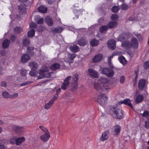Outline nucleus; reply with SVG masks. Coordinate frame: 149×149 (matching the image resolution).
I'll use <instances>...</instances> for the list:
<instances>
[{
    "label": "nucleus",
    "mask_w": 149,
    "mask_h": 149,
    "mask_svg": "<svg viewBox=\"0 0 149 149\" xmlns=\"http://www.w3.org/2000/svg\"><path fill=\"white\" fill-rule=\"evenodd\" d=\"M110 109H113L112 111L116 115L115 116L116 118L121 119L122 118L123 114L121 110L114 107L111 108Z\"/></svg>",
    "instance_id": "nucleus-5"
},
{
    "label": "nucleus",
    "mask_w": 149,
    "mask_h": 149,
    "mask_svg": "<svg viewBox=\"0 0 149 149\" xmlns=\"http://www.w3.org/2000/svg\"><path fill=\"white\" fill-rule=\"evenodd\" d=\"M25 141V138L24 137H20L17 139L16 138V144L17 145H19Z\"/></svg>",
    "instance_id": "nucleus-22"
},
{
    "label": "nucleus",
    "mask_w": 149,
    "mask_h": 149,
    "mask_svg": "<svg viewBox=\"0 0 149 149\" xmlns=\"http://www.w3.org/2000/svg\"><path fill=\"white\" fill-rule=\"evenodd\" d=\"M124 104L126 105H127L132 108H133L132 104L131 103V101L129 99H127L123 101L119 102H118L117 104H118V105H120V104Z\"/></svg>",
    "instance_id": "nucleus-11"
},
{
    "label": "nucleus",
    "mask_w": 149,
    "mask_h": 149,
    "mask_svg": "<svg viewBox=\"0 0 149 149\" xmlns=\"http://www.w3.org/2000/svg\"><path fill=\"white\" fill-rule=\"evenodd\" d=\"M50 137V134L49 133H45L44 134L40 136V139L44 142L47 141Z\"/></svg>",
    "instance_id": "nucleus-15"
},
{
    "label": "nucleus",
    "mask_w": 149,
    "mask_h": 149,
    "mask_svg": "<svg viewBox=\"0 0 149 149\" xmlns=\"http://www.w3.org/2000/svg\"><path fill=\"white\" fill-rule=\"evenodd\" d=\"M125 81V78L123 76H121L120 79V82L121 84H123Z\"/></svg>",
    "instance_id": "nucleus-49"
},
{
    "label": "nucleus",
    "mask_w": 149,
    "mask_h": 149,
    "mask_svg": "<svg viewBox=\"0 0 149 149\" xmlns=\"http://www.w3.org/2000/svg\"><path fill=\"white\" fill-rule=\"evenodd\" d=\"M16 39V37L14 36H12L10 38V40L12 42L15 41Z\"/></svg>",
    "instance_id": "nucleus-60"
},
{
    "label": "nucleus",
    "mask_w": 149,
    "mask_h": 149,
    "mask_svg": "<svg viewBox=\"0 0 149 149\" xmlns=\"http://www.w3.org/2000/svg\"><path fill=\"white\" fill-rule=\"evenodd\" d=\"M27 49L28 50V53H29L30 54H31L32 55H33V54H31V50H33V49H32V48H30V47H28L27 48Z\"/></svg>",
    "instance_id": "nucleus-61"
},
{
    "label": "nucleus",
    "mask_w": 149,
    "mask_h": 149,
    "mask_svg": "<svg viewBox=\"0 0 149 149\" xmlns=\"http://www.w3.org/2000/svg\"><path fill=\"white\" fill-rule=\"evenodd\" d=\"M99 43V41L95 39L91 40L90 42V44L93 46H97L98 44Z\"/></svg>",
    "instance_id": "nucleus-31"
},
{
    "label": "nucleus",
    "mask_w": 149,
    "mask_h": 149,
    "mask_svg": "<svg viewBox=\"0 0 149 149\" xmlns=\"http://www.w3.org/2000/svg\"><path fill=\"white\" fill-rule=\"evenodd\" d=\"M119 60L120 62L123 64H125L126 62L125 59L123 56H121L119 58Z\"/></svg>",
    "instance_id": "nucleus-44"
},
{
    "label": "nucleus",
    "mask_w": 149,
    "mask_h": 149,
    "mask_svg": "<svg viewBox=\"0 0 149 149\" xmlns=\"http://www.w3.org/2000/svg\"><path fill=\"white\" fill-rule=\"evenodd\" d=\"M18 96V94L17 93H14L12 95L10 94V98L12 99L15 98L17 97Z\"/></svg>",
    "instance_id": "nucleus-47"
},
{
    "label": "nucleus",
    "mask_w": 149,
    "mask_h": 149,
    "mask_svg": "<svg viewBox=\"0 0 149 149\" xmlns=\"http://www.w3.org/2000/svg\"><path fill=\"white\" fill-rule=\"evenodd\" d=\"M144 68L146 69L149 67V61H147L145 62L143 65Z\"/></svg>",
    "instance_id": "nucleus-51"
},
{
    "label": "nucleus",
    "mask_w": 149,
    "mask_h": 149,
    "mask_svg": "<svg viewBox=\"0 0 149 149\" xmlns=\"http://www.w3.org/2000/svg\"><path fill=\"white\" fill-rule=\"evenodd\" d=\"M10 44V41L7 39L5 40L2 43V47L4 49L7 48Z\"/></svg>",
    "instance_id": "nucleus-23"
},
{
    "label": "nucleus",
    "mask_w": 149,
    "mask_h": 149,
    "mask_svg": "<svg viewBox=\"0 0 149 149\" xmlns=\"http://www.w3.org/2000/svg\"><path fill=\"white\" fill-rule=\"evenodd\" d=\"M116 41L114 39L109 40L107 43L108 48L110 49L113 50L116 47Z\"/></svg>",
    "instance_id": "nucleus-9"
},
{
    "label": "nucleus",
    "mask_w": 149,
    "mask_h": 149,
    "mask_svg": "<svg viewBox=\"0 0 149 149\" xmlns=\"http://www.w3.org/2000/svg\"><path fill=\"white\" fill-rule=\"evenodd\" d=\"M120 127L119 126H117L115 127L114 128V131L116 133V134H118L120 131Z\"/></svg>",
    "instance_id": "nucleus-38"
},
{
    "label": "nucleus",
    "mask_w": 149,
    "mask_h": 149,
    "mask_svg": "<svg viewBox=\"0 0 149 149\" xmlns=\"http://www.w3.org/2000/svg\"><path fill=\"white\" fill-rule=\"evenodd\" d=\"M45 21L47 24L49 26L53 24V22L52 19L49 17H47L45 18Z\"/></svg>",
    "instance_id": "nucleus-27"
},
{
    "label": "nucleus",
    "mask_w": 149,
    "mask_h": 149,
    "mask_svg": "<svg viewBox=\"0 0 149 149\" xmlns=\"http://www.w3.org/2000/svg\"><path fill=\"white\" fill-rule=\"evenodd\" d=\"M94 87L95 88L97 91H100V90H102L103 91L102 89L103 86H102L101 85V84L98 83H95L94 84Z\"/></svg>",
    "instance_id": "nucleus-29"
},
{
    "label": "nucleus",
    "mask_w": 149,
    "mask_h": 149,
    "mask_svg": "<svg viewBox=\"0 0 149 149\" xmlns=\"http://www.w3.org/2000/svg\"><path fill=\"white\" fill-rule=\"evenodd\" d=\"M118 18V16L116 14L112 15L111 16V18L113 20H116Z\"/></svg>",
    "instance_id": "nucleus-46"
},
{
    "label": "nucleus",
    "mask_w": 149,
    "mask_h": 149,
    "mask_svg": "<svg viewBox=\"0 0 149 149\" xmlns=\"http://www.w3.org/2000/svg\"><path fill=\"white\" fill-rule=\"evenodd\" d=\"M120 9V8L118 6H114L112 7V10L114 13H117Z\"/></svg>",
    "instance_id": "nucleus-45"
},
{
    "label": "nucleus",
    "mask_w": 149,
    "mask_h": 149,
    "mask_svg": "<svg viewBox=\"0 0 149 149\" xmlns=\"http://www.w3.org/2000/svg\"><path fill=\"white\" fill-rule=\"evenodd\" d=\"M98 82L103 86L102 89L103 91L110 89L111 88V86L108 80L105 78H101L98 80Z\"/></svg>",
    "instance_id": "nucleus-2"
},
{
    "label": "nucleus",
    "mask_w": 149,
    "mask_h": 149,
    "mask_svg": "<svg viewBox=\"0 0 149 149\" xmlns=\"http://www.w3.org/2000/svg\"><path fill=\"white\" fill-rule=\"evenodd\" d=\"M118 23L116 21H111L108 24L109 27L110 28H114L117 26Z\"/></svg>",
    "instance_id": "nucleus-26"
},
{
    "label": "nucleus",
    "mask_w": 149,
    "mask_h": 149,
    "mask_svg": "<svg viewBox=\"0 0 149 149\" xmlns=\"http://www.w3.org/2000/svg\"><path fill=\"white\" fill-rule=\"evenodd\" d=\"M121 8L123 10H127L128 8V6L126 4H123L121 5Z\"/></svg>",
    "instance_id": "nucleus-52"
},
{
    "label": "nucleus",
    "mask_w": 149,
    "mask_h": 149,
    "mask_svg": "<svg viewBox=\"0 0 149 149\" xmlns=\"http://www.w3.org/2000/svg\"><path fill=\"white\" fill-rule=\"evenodd\" d=\"M143 99V96L141 95H138L135 99V102L136 103L141 102Z\"/></svg>",
    "instance_id": "nucleus-28"
},
{
    "label": "nucleus",
    "mask_w": 149,
    "mask_h": 149,
    "mask_svg": "<svg viewBox=\"0 0 149 149\" xmlns=\"http://www.w3.org/2000/svg\"><path fill=\"white\" fill-rule=\"evenodd\" d=\"M16 138L15 137H13L10 139V142L11 143L14 144L15 143H16Z\"/></svg>",
    "instance_id": "nucleus-55"
},
{
    "label": "nucleus",
    "mask_w": 149,
    "mask_h": 149,
    "mask_svg": "<svg viewBox=\"0 0 149 149\" xmlns=\"http://www.w3.org/2000/svg\"><path fill=\"white\" fill-rule=\"evenodd\" d=\"M19 12L22 13L25 12L26 10V6L24 4H22L18 6Z\"/></svg>",
    "instance_id": "nucleus-21"
},
{
    "label": "nucleus",
    "mask_w": 149,
    "mask_h": 149,
    "mask_svg": "<svg viewBox=\"0 0 149 149\" xmlns=\"http://www.w3.org/2000/svg\"><path fill=\"white\" fill-rule=\"evenodd\" d=\"M87 42V41L84 38H81V39L78 41V44L81 46H84L86 45Z\"/></svg>",
    "instance_id": "nucleus-24"
},
{
    "label": "nucleus",
    "mask_w": 149,
    "mask_h": 149,
    "mask_svg": "<svg viewBox=\"0 0 149 149\" xmlns=\"http://www.w3.org/2000/svg\"><path fill=\"white\" fill-rule=\"evenodd\" d=\"M103 58L102 54H99L94 56L93 58V62L94 63H98L100 62Z\"/></svg>",
    "instance_id": "nucleus-8"
},
{
    "label": "nucleus",
    "mask_w": 149,
    "mask_h": 149,
    "mask_svg": "<svg viewBox=\"0 0 149 149\" xmlns=\"http://www.w3.org/2000/svg\"><path fill=\"white\" fill-rule=\"evenodd\" d=\"M146 81L144 79L140 80L139 82L138 87L139 90H142L145 86Z\"/></svg>",
    "instance_id": "nucleus-20"
},
{
    "label": "nucleus",
    "mask_w": 149,
    "mask_h": 149,
    "mask_svg": "<svg viewBox=\"0 0 149 149\" xmlns=\"http://www.w3.org/2000/svg\"><path fill=\"white\" fill-rule=\"evenodd\" d=\"M108 98V97L106 96L104 94H102L98 96L97 101L100 105L103 106L107 102Z\"/></svg>",
    "instance_id": "nucleus-4"
},
{
    "label": "nucleus",
    "mask_w": 149,
    "mask_h": 149,
    "mask_svg": "<svg viewBox=\"0 0 149 149\" xmlns=\"http://www.w3.org/2000/svg\"><path fill=\"white\" fill-rule=\"evenodd\" d=\"M60 67V65L58 63H56L52 64L50 66V68L53 70L58 69Z\"/></svg>",
    "instance_id": "nucleus-32"
},
{
    "label": "nucleus",
    "mask_w": 149,
    "mask_h": 149,
    "mask_svg": "<svg viewBox=\"0 0 149 149\" xmlns=\"http://www.w3.org/2000/svg\"><path fill=\"white\" fill-rule=\"evenodd\" d=\"M35 31L33 29L30 30L28 33V36L29 38L35 35Z\"/></svg>",
    "instance_id": "nucleus-35"
},
{
    "label": "nucleus",
    "mask_w": 149,
    "mask_h": 149,
    "mask_svg": "<svg viewBox=\"0 0 149 149\" xmlns=\"http://www.w3.org/2000/svg\"><path fill=\"white\" fill-rule=\"evenodd\" d=\"M123 47L126 48H128L131 47V45L130 43L127 40L123 42L122 44Z\"/></svg>",
    "instance_id": "nucleus-25"
},
{
    "label": "nucleus",
    "mask_w": 149,
    "mask_h": 149,
    "mask_svg": "<svg viewBox=\"0 0 149 149\" xmlns=\"http://www.w3.org/2000/svg\"><path fill=\"white\" fill-rule=\"evenodd\" d=\"M68 54L71 61L73 62L74 59L76 57V54L74 53L72 54L69 53Z\"/></svg>",
    "instance_id": "nucleus-42"
},
{
    "label": "nucleus",
    "mask_w": 149,
    "mask_h": 149,
    "mask_svg": "<svg viewBox=\"0 0 149 149\" xmlns=\"http://www.w3.org/2000/svg\"><path fill=\"white\" fill-rule=\"evenodd\" d=\"M131 45V47L134 48H137L138 46V42L137 39L136 38H133L131 40L130 43Z\"/></svg>",
    "instance_id": "nucleus-14"
},
{
    "label": "nucleus",
    "mask_w": 149,
    "mask_h": 149,
    "mask_svg": "<svg viewBox=\"0 0 149 149\" xmlns=\"http://www.w3.org/2000/svg\"><path fill=\"white\" fill-rule=\"evenodd\" d=\"M63 31V29L61 27H58L55 28L53 30L54 33H60Z\"/></svg>",
    "instance_id": "nucleus-40"
},
{
    "label": "nucleus",
    "mask_w": 149,
    "mask_h": 149,
    "mask_svg": "<svg viewBox=\"0 0 149 149\" xmlns=\"http://www.w3.org/2000/svg\"><path fill=\"white\" fill-rule=\"evenodd\" d=\"M30 58V56L29 54H23L21 56L20 61L22 63H26L28 62Z\"/></svg>",
    "instance_id": "nucleus-10"
},
{
    "label": "nucleus",
    "mask_w": 149,
    "mask_h": 149,
    "mask_svg": "<svg viewBox=\"0 0 149 149\" xmlns=\"http://www.w3.org/2000/svg\"><path fill=\"white\" fill-rule=\"evenodd\" d=\"M88 72L92 77L97 78L98 77L99 75L98 72L92 69L88 70Z\"/></svg>",
    "instance_id": "nucleus-16"
},
{
    "label": "nucleus",
    "mask_w": 149,
    "mask_h": 149,
    "mask_svg": "<svg viewBox=\"0 0 149 149\" xmlns=\"http://www.w3.org/2000/svg\"><path fill=\"white\" fill-rule=\"evenodd\" d=\"M13 130L16 133L19 134L22 131L23 127H22L15 125L13 127Z\"/></svg>",
    "instance_id": "nucleus-18"
},
{
    "label": "nucleus",
    "mask_w": 149,
    "mask_h": 149,
    "mask_svg": "<svg viewBox=\"0 0 149 149\" xmlns=\"http://www.w3.org/2000/svg\"><path fill=\"white\" fill-rule=\"evenodd\" d=\"M102 72L109 77H112L114 74V71L107 68H103L102 70Z\"/></svg>",
    "instance_id": "nucleus-6"
},
{
    "label": "nucleus",
    "mask_w": 149,
    "mask_h": 149,
    "mask_svg": "<svg viewBox=\"0 0 149 149\" xmlns=\"http://www.w3.org/2000/svg\"><path fill=\"white\" fill-rule=\"evenodd\" d=\"M38 10L40 13H45L47 11V8L43 6H40L38 7Z\"/></svg>",
    "instance_id": "nucleus-30"
},
{
    "label": "nucleus",
    "mask_w": 149,
    "mask_h": 149,
    "mask_svg": "<svg viewBox=\"0 0 149 149\" xmlns=\"http://www.w3.org/2000/svg\"><path fill=\"white\" fill-rule=\"evenodd\" d=\"M2 96L5 98H10V94L7 91H4L2 93Z\"/></svg>",
    "instance_id": "nucleus-36"
},
{
    "label": "nucleus",
    "mask_w": 149,
    "mask_h": 149,
    "mask_svg": "<svg viewBox=\"0 0 149 149\" xmlns=\"http://www.w3.org/2000/svg\"><path fill=\"white\" fill-rule=\"evenodd\" d=\"M49 68L48 67H45L44 69L39 70V75L38 76L37 79H40L45 77H48L51 76L52 72H48Z\"/></svg>",
    "instance_id": "nucleus-1"
},
{
    "label": "nucleus",
    "mask_w": 149,
    "mask_h": 149,
    "mask_svg": "<svg viewBox=\"0 0 149 149\" xmlns=\"http://www.w3.org/2000/svg\"><path fill=\"white\" fill-rule=\"evenodd\" d=\"M39 127L43 131L45 132V133H49L48 130L46 128L44 127L43 126H39Z\"/></svg>",
    "instance_id": "nucleus-50"
},
{
    "label": "nucleus",
    "mask_w": 149,
    "mask_h": 149,
    "mask_svg": "<svg viewBox=\"0 0 149 149\" xmlns=\"http://www.w3.org/2000/svg\"><path fill=\"white\" fill-rule=\"evenodd\" d=\"M53 104V103L50 101L49 102L45 104L44 107L45 109H48L52 107Z\"/></svg>",
    "instance_id": "nucleus-34"
},
{
    "label": "nucleus",
    "mask_w": 149,
    "mask_h": 149,
    "mask_svg": "<svg viewBox=\"0 0 149 149\" xmlns=\"http://www.w3.org/2000/svg\"><path fill=\"white\" fill-rule=\"evenodd\" d=\"M135 78L134 79H133V86H134L136 84V78H137V76L138 75L137 74L136 72H135Z\"/></svg>",
    "instance_id": "nucleus-58"
},
{
    "label": "nucleus",
    "mask_w": 149,
    "mask_h": 149,
    "mask_svg": "<svg viewBox=\"0 0 149 149\" xmlns=\"http://www.w3.org/2000/svg\"><path fill=\"white\" fill-rule=\"evenodd\" d=\"M1 86H2L5 87L6 86V83L5 82H2L1 83Z\"/></svg>",
    "instance_id": "nucleus-63"
},
{
    "label": "nucleus",
    "mask_w": 149,
    "mask_h": 149,
    "mask_svg": "<svg viewBox=\"0 0 149 149\" xmlns=\"http://www.w3.org/2000/svg\"><path fill=\"white\" fill-rule=\"evenodd\" d=\"M70 50L73 52L76 53L79 51V47L76 45L73 44L69 47Z\"/></svg>",
    "instance_id": "nucleus-19"
},
{
    "label": "nucleus",
    "mask_w": 149,
    "mask_h": 149,
    "mask_svg": "<svg viewBox=\"0 0 149 149\" xmlns=\"http://www.w3.org/2000/svg\"><path fill=\"white\" fill-rule=\"evenodd\" d=\"M58 97V95L57 94H56L52 98V99L50 100V101L52 102L53 103H54V102L56 100V99Z\"/></svg>",
    "instance_id": "nucleus-48"
},
{
    "label": "nucleus",
    "mask_w": 149,
    "mask_h": 149,
    "mask_svg": "<svg viewBox=\"0 0 149 149\" xmlns=\"http://www.w3.org/2000/svg\"><path fill=\"white\" fill-rule=\"evenodd\" d=\"M29 74L32 76H35L36 75V72L35 71H31L29 72Z\"/></svg>",
    "instance_id": "nucleus-57"
},
{
    "label": "nucleus",
    "mask_w": 149,
    "mask_h": 149,
    "mask_svg": "<svg viewBox=\"0 0 149 149\" xmlns=\"http://www.w3.org/2000/svg\"><path fill=\"white\" fill-rule=\"evenodd\" d=\"M71 78V77L70 76L67 77L65 78L61 86V88L63 90H65L68 86L70 84V81Z\"/></svg>",
    "instance_id": "nucleus-7"
},
{
    "label": "nucleus",
    "mask_w": 149,
    "mask_h": 149,
    "mask_svg": "<svg viewBox=\"0 0 149 149\" xmlns=\"http://www.w3.org/2000/svg\"><path fill=\"white\" fill-rule=\"evenodd\" d=\"M113 55H112V56H110L109 57H108V62H111V59L113 58Z\"/></svg>",
    "instance_id": "nucleus-64"
},
{
    "label": "nucleus",
    "mask_w": 149,
    "mask_h": 149,
    "mask_svg": "<svg viewBox=\"0 0 149 149\" xmlns=\"http://www.w3.org/2000/svg\"><path fill=\"white\" fill-rule=\"evenodd\" d=\"M108 29V27L106 26H103L101 27L100 29V31L101 32H104L106 31Z\"/></svg>",
    "instance_id": "nucleus-41"
},
{
    "label": "nucleus",
    "mask_w": 149,
    "mask_h": 149,
    "mask_svg": "<svg viewBox=\"0 0 149 149\" xmlns=\"http://www.w3.org/2000/svg\"><path fill=\"white\" fill-rule=\"evenodd\" d=\"M30 44V40L29 39L24 38L23 42V45L24 46H27Z\"/></svg>",
    "instance_id": "nucleus-33"
},
{
    "label": "nucleus",
    "mask_w": 149,
    "mask_h": 149,
    "mask_svg": "<svg viewBox=\"0 0 149 149\" xmlns=\"http://www.w3.org/2000/svg\"><path fill=\"white\" fill-rule=\"evenodd\" d=\"M128 35L125 33H123L118 37V40L124 42L127 40V39H128Z\"/></svg>",
    "instance_id": "nucleus-13"
},
{
    "label": "nucleus",
    "mask_w": 149,
    "mask_h": 149,
    "mask_svg": "<svg viewBox=\"0 0 149 149\" xmlns=\"http://www.w3.org/2000/svg\"><path fill=\"white\" fill-rule=\"evenodd\" d=\"M64 61L66 63H69V65L71 63L73 62V61H72L70 59L68 54L67 56L65 58Z\"/></svg>",
    "instance_id": "nucleus-39"
},
{
    "label": "nucleus",
    "mask_w": 149,
    "mask_h": 149,
    "mask_svg": "<svg viewBox=\"0 0 149 149\" xmlns=\"http://www.w3.org/2000/svg\"><path fill=\"white\" fill-rule=\"evenodd\" d=\"M145 127L147 129L149 128V119H148L145 121Z\"/></svg>",
    "instance_id": "nucleus-54"
},
{
    "label": "nucleus",
    "mask_w": 149,
    "mask_h": 149,
    "mask_svg": "<svg viewBox=\"0 0 149 149\" xmlns=\"http://www.w3.org/2000/svg\"><path fill=\"white\" fill-rule=\"evenodd\" d=\"M72 82L71 83V89L72 90L77 89V82L79 79V76L77 74H74L72 77Z\"/></svg>",
    "instance_id": "nucleus-3"
},
{
    "label": "nucleus",
    "mask_w": 149,
    "mask_h": 149,
    "mask_svg": "<svg viewBox=\"0 0 149 149\" xmlns=\"http://www.w3.org/2000/svg\"><path fill=\"white\" fill-rule=\"evenodd\" d=\"M109 136V132L108 131H105L102 133L101 137L100 138L101 141H103L107 139Z\"/></svg>",
    "instance_id": "nucleus-12"
},
{
    "label": "nucleus",
    "mask_w": 149,
    "mask_h": 149,
    "mask_svg": "<svg viewBox=\"0 0 149 149\" xmlns=\"http://www.w3.org/2000/svg\"><path fill=\"white\" fill-rule=\"evenodd\" d=\"M27 71L25 70H23L20 72V74L22 76H25L26 74Z\"/></svg>",
    "instance_id": "nucleus-53"
},
{
    "label": "nucleus",
    "mask_w": 149,
    "mask_h": 149,
    "mask_svg": "<svg viewBox=\"0 0 149 149\" xmlns=\"http://www.w3.org/2000/svg\"><path fill=\"white\" fill-rule=\"evenodd\" d=\"M37 26L36 24L33 22H31L30 25V27L31 28H35Z\"/></svg>",
    "instance_id": "nucleus-56"
},
{
    "label": "nucleus",
    "mask_w": 149,
    "mask_h": 149,
    "mask_svg": "<svg viewBox=\"0 0 149 149\" xmlns=\"http://www.w3.org/2000/svg\"><path fill=\"white\" fill-rule=\"evenodd\" d=\"M142 116L146 118H149V112L147 111H145L142 114Z\"/></svg>",
    "instance_id": "nucleus-43"
},
{
    "label": "nucleus",
    "mask_w": 149,
    "mask_h": 149,
    "mask_svg": "<svg viewBox=\"0 0 149 149\" xmlns=\"http://www.w3.org/2000/svg\"><path fill=\"white\" fill-rule=\"evenodd\" d=\"M22 31L21 28L19 27H17L14 29V32L15 33L17 34L21 33Z\"/></svg>",
    "instance_id": "nucleus-37"
},
{
    "label": "nucleus",
    "mask_w": 149,
    "mask_h": 149,
    "mask_svg": "<svg viewBox=\"0 0 149 149\" xmlns=\"http://www.w3.org/2000/svg\"><path fill=\"white\" fill-rule=\"evenodd\" d=\"M29 65L30 68L32 69H37L38 68V65L36 62L34 61L30 62L29 63Z\"/></svg>",
    "instance_id": "nucleus-17"
},
{
    "label": "nucleus",
    "mask_w": 149,
    "mask_h": 149,
    "mask_svg": "<svg viewBox=\"0 0 149 149\" xmlns=\"http://www.w3.org/2000/svg\"><path fill=\"white\" fill-rule=\"evenodd\" d=\"M43 19H41L38 20V23L39 24H41L43 23Z\"/></svg>",
    "instance_id": "nucleus-62"
},
{
    "label": "nucleus",
    "mask_w": 149,
    "mask_h": 149,
    "mask_svg": "<svg viewBox=\"0 0 149 149\" xmlns=\"http://www.w3.org/2000/svg\"><path fill=\"white\" fill-rule=\"evenodd\" d=\"M31 83V82H26L24 83L21 84L20 86H26L27 85H28Z\"/></svg>",
    "instance_id": "nucleus-59"
}]
</instances>
